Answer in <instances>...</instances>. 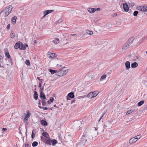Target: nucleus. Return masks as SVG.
<instances>
[{"mask_svg":"<svg viewBox=\"0 0 147 147\" xmlns=\"http://www.w3.org/2000/svg\"><path fill=\"white\" fill-rule=\"evenodd\" d=\"M138 66V64L136 62H134V63L131 64V67L132 68H135L136 67Z\"/></svg>","mask_w":147,"mask_h":147,"instance_id":"a211bd4d","label":"nucleus"},{"mask_svg":"<svg viewBox=\"0 0 147 147\" xmlns=\"http://www.w3.org/2000/svg\"><path fill=\"white\" fill-rule=\"evenodd\" d=\"M37 79L39 80V81H43V80L42 79H41L40 78L38 77H37Z\"/></svg>","mask_w":147,"mask_h":147,"instance_id":"6e6d98bb","label":"nucleus"},{"mask_svg":"<svg viewBox=\"0 0 147 147\" xmlns=\"http://www.w3.org/2000/svg\"><path fill=\"white\" fill-rule=\"evenodd\" d=\"M68 70H65L64 71H63V76L65 75L68 72Z\"/></svg>","mask_w":147,"mask_h":147,"instance_id":"4c0bfd02","label":"nucleus"},{"mask_svg":"<svg viewBox=\"0 0 147 147\" xmlns=\"http://www.w3.org/2000/svg\"><path fill=\"white\" fill-rule=\"evenodd\" d=\"M41 82H40L39 83L38 87L40 88L41 87Z\"/></svg>","mask_w":147,"mask_h":147,"instance_id":"5fc2aeb1","label":"nucleus"},{"mask_svg":"<svg viewBox=\"0 0 147 147\" xmlns=\"http://www.w3.org/2000/svg\"><path fill=\"white\" fill-rule=\"evenodd\" d=\"M54 98H53V97H51L50 98V99L49 100L50 101L52 102L53 101H54Z\"/></svg>","mask_w":147,"mask_h":147,"instance_id":"c03bdc74","label":"nucleus"},{"mask_svg":"<svg viewBox=\"0 0 147 147\" xmlns=\"http://www.w3.org/2000/svg\"><path fill=\"white\" fill-rule=\"evenodd\" d=\"M132 111L131 110L127 111L126 114L128 115L132 113Z\"/></svg>","mask_w":147,"mask_h":147,"instance_id":"a18cd8bd","label":"nucleus"},{"mask_svg":"<svg viewBox=\"0 0 147 147\" xmlns=\"http://www.w3.org/2000/svg\"><path fill=\"white\" fill-rule=\"evenodd\" d=\"M129 44L127 42L122 47V49L123 50H126L129 47Z\"/></svg>","mask_w":147,"mask_h":147,"instance_id":"1a4fd4ad","label":"nucleus"},{"mask_svg":"<svg viewBox=\"0 0 147 147\" xmlns=\"http://www.w3.org/2000/svg\"><path fill=\"white\" fill-rule=\"evenodd\" d=\"M76 35V34H70L69 35L68 37H69V38H71V36H75Z\"/></svg>","mask_w":147,"mask_h":147,"instance_id":"09e8293b","label":"nucleus"},{"mask_svg":"<svg viewBox=\"0 0 147 147\" xmlns=\"http://www.w3.org/2000/svg\"><path fill=\"white\" fill-rule=\"evenodd\" d=\"M26 64L27 65H29L30 64V62L29 60H27L25 62Z\"/></svg>","mask_w":147,"mask_h":147,"instance_id":"a19ab883","label":"nucleus"},{"mask_svg":"<svg viewBox=\"0 0 147 147\" xmlns=\"http://www.w3.org/2000/svg\"><path fill=\"white\" fill-rule=\"evenodd\" d=\"M144 101L143 100H141L138 103V106H140L144 103Z\"/></svg>","mask_w":147,"mask_h":147,"instance_id":"2f4dec72","label":"nucleus"},{"mask_svg":"<svg viewBox=\"0 0 147 147\" xmlns=\"http://www.w3.org/2000/svg\"><path fill=\"white\" fill-rule=\"evenodd\" d=\"M39 90L40 92H42V91L44 90V87H42L41 88H40Z\"/></svg>","mask_w":147,"mask_h":147,"instance_id":"37998d69","label":"nucleus"},{"mask_svg":"<svg viewBox=\"0 0 147 147\" xmlns=\"http://www.w3.org/2000/svg\"><path fill=\"white\" fill-rule=\"evenodd\" d=\"M38 107L41 109H42L44 110H47L48 109V108L46 107H41L40 105H38Z\"/></svg>","mask_w":147,"mask_h":147,"instance_id":"f704fd0d","label":"nucleus"},{"mask_svg":"<svg viewBox=\"0 0 147 147\" xmlns=\"http://www.w3.org/2000/svg\"><path fill=\"white\" fill-rule=\"evenodd\" d=\"M123 7L124 11L126 12H127L129 10V7L127 4L126 3H124L123 4Z\"/></svg>","mask_w":147,"mask_h":147,"instance_id":"423d86ee","label":"nucleus"},{"mask_svg":"<svg viewBox=\"0 0 147 147\" xmlns=\"http://www.w3.org/2000/svg\"><path fill=\"white\" fill-rule=\"evenodd\" d=\"M57 66H58V67H61V65H59V64H57Z\"/></svg>","mask_w":147,"mask_h":147,"instance_id":"680f3d73","label":"nucleus"},{"mask_svg":"<svg viewBox=\"0 0 147 147\" xmlns=\"http://www.w3.org/2000/svg\"><path fill=\"white\" fill-rule=\"evenodd\" d=\"M117 16V14L116 13H114L112 15V16L113 17L116 16Z\"/></svg>","mask_w":147,"mask_h":147,"instance_id":"49530a36","label":"nucleus"},{"mask_svg":"<svg viewBox=\"0 0 147 147\" xmlns=\"http://www.w3.org/2000/svg\"><path fill=\"white\" fill-rule=\"evenodd\" d=\"M25 147H30V146L28 144H25Z\"/></svg>","mask_w":147,"mask_h":147,"instance_id":"603ef678","label":"nucleus"},{"mask_svg":"<svg viewBox=\"0 0 147 147\" xmlns=\"http://www.w3.org/2000/svg\"><path fill=\"white\" fill-rule=\"evenodd\" d=\"M34 99L36 100L38 98V94H37V92L36 91H34Z\"/></svg>","mask_w":147,"mask_h":147,"instance_id":"6ab92c4d","label":"nucleus"},{"mask_svg":"<svg viewBox=\"0 0 147 147\" xmlns=\"http://www.w3.org/2000/svg\"><path fill=\"white\" fill-rule=\"evenodd\" d=\"M84 96H79L78 97V99H80V98H84Z\"/></svg>","mask_w":147,"mask_h":147,"instance_id":"8fccbe9b","label":"nucleus"},{"mask_svg":"<svg viewBox=\"0 0 147 147\" xmlns=\"http://www.w3.org/2000/svg\"><path fill=\"white\" fill-rule=\"evenodd\" d=\"M137 9L142 11L145 12L146 10L145 9V7L143 6H140L137 7Z\"/></svg>","mask_w":147,"mask_h":147,"instance_id":"20e7f679","label":"nucleus"},{"mask_svg":"<svg viewBox=\"0 0 147 147\" xmlns=\"http://www.w3.org/2000/svg\"><path fill=\"white\" fill-rule=\"evenodd\" d=\"M138 11H135L133 13V15L134 16H136L138 14Z\"/></svg>","mask_w":147,"mask_h":147,"instance_id":"58836bf2","label":"nucleus"},{"mask_svg":"<svg viewBox=\"0 0 147 147\" xmlns=\"http://www.w3.org/2000/svg\"><path fill=\"white\" fill-rule=\"evenodd\" d=\"M50 100H48L47 101V103L49 105V104H51V103L50 102Z\"/></svg>","mask_w":147,"mask_h":147,"instance_id":"bf43d9fd","label":"nucleus"},{"mask_svg":"<svg viewBox=\"0 0 147 147\" xmlns=\"http://www.w3.org/2000/svg\"><path fill=\"white\" fill-rule=\"evenodd\" d=\"M38 145V143L36 141L34 142L32 144V146L33 147H34L37 146Z\"/></svg>","mask_w":147,"mask_h":147,"instance_id":"cd10ccee","label":"nucleus"},{"mask_svg":"<svg viewBox=\"0 0 147 147\" xmlns=\"http://www.w3.org/2000/svg\"><path fill=\"white\" fill-rule=\"evenodd\" d=\"M19 48L21 50H25V48L24 47V44L21 42V43Z\"/></svg>","mask_w":147,"mask_h":147,"instance_id":"5701e85b","label":"nucleus"},{"mask_svg":"<svg viewBox=\"0 0 147 147\" xmlns=\"http://www.w3.org/2000/svg\"><path fill=\"white\" fill-rule=\"evenodd\" d=\"M45 99H42L41 100V102L42 104V105L43 106H46L47 105V102L45 100Z\"/></svg>","mask_w":147,"mask_h":147,"instance_id":"412c9836","label":"nucleus"},{"mask_svg":"<svg viewBox=\"0 0 147 147\" xmlns=\"http://www.w3.org/2000/svg\"><path fill=\"white\" fill-rule=\"evenodd\" d=\"M51 42L54 44L56 45L59 43V40L58 38H55L54 40H52Z\"/></svg>","mask_w":147,"mask_h":147,"instance_id":"6e6552de","label":"nucleus"},{"mask_svg":"<svg viewBox=\"0 0 147 147\" xmlns=\"http://www.w3.org/2000/svg\"><path fill=\"white\" fill-rule=\"evenodd\" d=\"M136 58L137 59H138V56H136Z\"/></svg>","mask_w":147,"mask_h":147,"instance_id":"69168bd1","label":"nucleus"},{"mask_svg":"<svg viewBox=\"0 0 147 147\" xmlns=\"http://www.w3.org/2000/svg\"><path fill=\"white\" fill-rule=\"evenodd\" d=\"M145 9H146V11H147V5H146L145 6Z\"/></svg>","mask_w":147,"mask_h":147,"instance_id":"0e129e2a","label":"nucleus"},{"mask_svg":"<svg viewBox=\"0 0 147 147\" xmlns=\"http://www.w3.org/2000/svg\"><path fill=\"white\" fill-rule=\"evenodd\" d=\"M3 61V57L1 56L0 55V63H2Z\"/></svg>","mask_w":147,"mask_h":147,"instance_id":"79ce46f5","label":"nucleus"},{"mask_svg":"<svg viewBox=\"0 0 147 147\" xmlns=\"http://www.w3.org/2000/svg\"><path fill=\"white\" fill-rule=\"evenodd\" d=\"M17 18L16 16H14L13 17L11 20V23L13 25H14L16 24V19Z\"/></svg>","mask_w":147,"mask_h":147,"instance_id":"9b49d317","label":"nucleus"},{"mask_svg":"<svg viewBox=\"0 0 147 147\" xmlns=\"http://www.w3.org/2000/svg\"><path fill=\"white\" fill-rule=\"evenodd\" d=\"M103 116L104 114L102 115L100 117V118L98 120L99 121L102 118V117H103Z\"/></svg>","mask_w":147,"mask_h":147,"instance_id":"864d4df0","label":"nucleus"},{"mask_svg":"<svg viewBox=\"0 0 147 147\" xmlns=\"http://www.w3.org/2000/svg\"><path fill=\"white\" fill-rule=\"evenodd\" d=\"M21 42H18L16 43L14 47L15 49H17L19 48L20 47V45Z\"/></svg>","mask_w":147,"mask_h":147,"instance_id":"2eb2a0df","label":"nucleus"},{"mask_svg":"<svg viewBox=\"0 0 147 147\" xmlns=\"http://www.w3.org/2000/svg\"><path fill=\"white\" fill-rule=\"evenodd\" d=\"M53 10H52L45 11H43V14H45V16H46L49 13L53 12Z\"/></svg>","mask_w":147,"mask_h":147,"instance_id":"ddd939ff","label":"nucleus"},{"mask_svg":"<svg viewBox=\"0 0 147 147\" xmlns=\"http://www.w3.org/2000/svg\"><path fill=\"white\" fill-rule=\"evenodd\" d=\"M106 77V75L104 74L100 78V80H103L105 79Z\"/></svg>","mask_w":147,"mask_h":147,"instance_id":"7c9ffc66","label":"nucleus"},{"mask_svg":"<svg viewBox=\"0 0 147 147\" xmlns=\"http://www.w3.org/2000/svg\"><path fill=\"white\" fill-rule=\"evenodd\" d=\"M68 96L71 98H74V94L72 92H71L68 94Z\"/></svg>","mask_w":147,"mask_h":147,"instance_id":"a878e982","label":"nucleus"},{"mask_svg":"<svg viewBox=\"0 0 147 147\" xmlns=\"http://www.w3.org/2000/svg\"><path fill=\"white\" fill-rule=\"evenodd\" d=\"M63 70L61 69L57 71V75L59 76H63Z\"/></svg>","mask_w":147,"mask_h":147,"instance_id":"f8f14e48","label":"nucleus"},{"mask_svg":"<svg viewBox=\"0 0 147 147\" xmlns=\"http://www.w3.org/2000/svg\"><path fill=\"white\" fill-rule=\"evenodd\" d=\"M77 124H78L79 127H80V125L82 124V121H78L77 122Z\"/></svg>","mask_w":147,"mask_h":147,"instance_id":"ea45409f","label":"nucleus"},{"mask_svg":"<svg viewBox=\"0 0 147 147\" xmlns=\"http://www.w3.org/2000/svg\"><path fill=\"white\" fill-rule=\"evenodd\" d=\"M137 141L136 138L135 137L131 138L129 141V143L130 144H133L134 143L136 142Z\"/></svg>","mask_w":147,"mask_h":147,"instance_id":"0eeeda50","label":"nucleus"},{"mask_svg":"<svg viewBox=\"0 0 147 147\" xmlns=\"http://www.w3.org/2000/svg\"><path fill=\"white\" fill-rule=\"evenodd\" d=\"M7 130V129L6 128H3V131H5V130Z\"/></svg>","mask_w":147,"mask_h":147,"instance_id":"e2e57ef3","label":"nucleus"},{"mask_svg":"<svg viewBox=\"0 0 147 147\" xmlns=\"http://www.w3.org/2000/svg\"><path fill=\"white\" fill-rule=\"evenodd\" d=\"M54 107H56V105H55L54 106Z\"/></svg>","mask_w":147,"mask_h":147,"instance_id":"774afa93","label":"nucleus"},{"mask_svg":"<svg viewBox=\"0 0 147 147\" xmlns=\"http://www.w3.org/2000/svg\"><path fill=\"white\" fill-rule=\"evenodd\" d=\"M42 135L44 136L45 138H49V136L48 134L46 132L44 131L43 132L42 134Z\"/></svg>","mask_w":147,"mask_h":147,"instance_id":"4468645a","label":"nucleus"},{"mask_svg":"<svg viewBox=\"0 0 147 147\" xmlns=\"http://www.w3.org/2000/svg\"><path fill=\"white\" fill-rule=\"evenodd\" d=\"M87 33L88 34L92 35L93 34V32L92 31L87 30Z\"/></svg>","mask_w":147,"mask_h":147,"instance_id":"c9c22d12","label":"nucleus"},{"mask_svg":"<svg viewBox=\"0 0 147 147\" xmlns=\"http://www.w3.org/2000/svg\"><path fill=\"white\" fill-rule=\"evenodd\" d=\"M27 113L25 114V117L24 118V121L25 122V121H27L28 118L30 117L31 114L30 111L29 110H27L26 111Z\"/></svg>","mask_w":147,"mask_h":147,"instance_id":"f03ea898","label":"nucleus"},{"mask_svg":"<svg viewBox=\"0 0 147 147\" xmlns=\"http://www.w3.org/2000/svg\"><path fill=\"white\" fill-rule=\"evenodd\" d=\"M10 37L11 38H13L15 36V35L14 32H11L10 34Z\"/></svg>","mask_w":147,"mask_h":147,"instance_id":"473e14b6","label":"nucleus"},{"mask_svg":"<svg viewBox=\"0 0 147 147\" xmlns=\"http://www.w3.org/2000/svg\"><path fill=\"white\" fill-rule=\"evenodd\" d=\"M88 12L91 13H93L95 12L94 8H90L88 9Z\"/></svg>","mask_w":147,"mask_h":147,"instance_id":"aec40b11","label":"nucleus"},{"mask_svg":"<svg viewBox=\"0 0 147 147\" xmlns=\"http://www.w3.org/2000/svg\"><path fill=\"white\" fill-rule=\"evenodd\" d=\"M40 101H41V100H39L38 101V105H40L41 103L40 102Z\"/></svg>","mask_w":147,"mask_h":147,"instance_id":"4d7b16f0","label":"nucleus"},{"mask_svg":"<svg viewBox=\"0 0 147 147\" xmlns=\"http://www.w3.org/2000/svg\"><path fill=\"white\" fill-rule=\"evenodd\" d=\"M98 93H94L93 92L89 93L87 97L90 98L94 97L97 96Z\"/></svg>","mask_w":147,"mask_h":147,"instance_id":"7ed1b4c3","label":"nucleus"},{"mask_svg":"<svg viewBox=\"0 0 147 147\" xmlns=\"http://www.w3.org/2000/svg\"><path fill=\"white\" fill-rule=\"evenodd\" d=\"M134 40V38L133 37H131L128 40L127 42L129 44V45H130L133 42Z\"/></svg>","mask_w":147,"mask_h":147,"instance_id":"f3484780","label":"nucleus"},{"mask_svg":"<svg viewBox=\"0 0 147 147\" xmlns=\"http://www.w3.org/2000/svg\"><path fill=\"white\" fill-rule=\"evenodd\" d=\"M125 65L126 69L128 70L130 68V62L128 61H126Z\"/></svg>","mask_w":147,"mask_h":147,"instance_id":"9d476101","label":"nucleus"},{"mask_svg":"<svg viewBox=\"0 0 147 147\" xmlns=\"http://www.w3.org/2000/svg\"><path fill=\"white\" fill-rule=\"evenodd\" d=\"M55 53H48L47 57L49 58H53L55 57Z\"/></svg>","mask_w":147,"mask_h":147,"instance_id":"39448f33","label":"nucleus"},{"mask_svg":"<svg viewBox=\"0 0 147 147\" xmlns=\"http://www.w3.org/2000/svg\"><path fill=\"white\" fill-rule=\"evenodd\" d=\"M13 9L12 6L9 5L7 6L4 9L1 11V13H3L5 17H6L11 12Z\"/></svg>","mask_w":147,"mask_h":147,"instance_id":"f257e3e1","label":"nucleus"},{"mask_svg":"<svg viewBox=\"0 0 147 147\" xmlns=\"http://www.w3.org/2000/svg\"><path fill=\"white\" fill-rule=\"evenodd\" d=\"M10 28V24H8L7 25V29L9 30V29Z\"/></svg>","mask_w":147,"mask_h":147,"instance_id":"de8ad7c7","label":"nucleus"},{"mask_svg":"<svg viewBox=\"0 0 147 147\" xmlns=\"http://www.w3.org/2000/svg\"><path fill=\"white\" fill-rule=\"evenodd\" d=\"M49 71L52 74H54L57 72V71L56 70L52 69H50Z\"/></svg>","mask_w":147,"mask_h":147,"instance_id":"bb28decb","label":"nucleus"},{"mask_svg":"<svg viewBox=\"0 0 147 147\" xmlns=\"http://www.w3.org/2000/svg\"><path fill=\"white\" fill-rule=\"evenodd\" d=\"M61 22V19H59V20H58V21H57V22Z\"/></svg>","mask_w":147,"mask_h":147,"instance_id":"052dcab7","label":"nucleus"},{"mask_svg":"<svg viewBox=\"0 0 147 147\" xmlns=\"http://www.w3.org/2000/svg\"><path fill=\"white\" fill-rule=\"evenodd\" d=\"M40 98L42 99H46L45 96L43 92H40Z\"/></svg>","mask_w":147,"mask_h":147,"instance_id":"dca6fc26","label":"nucleus"},{"mask_svg":"<svg viewBox=\"0 0 147 147\" xmlns=\"http://www.w3.org/2000/svg\"><path fill=\"white\" fill-rule=\"evenodd\" d=\"M47 140H46L45 143L46 144H48L49 145H51V139L49 138H48Z\"/></svg>","mask_w":147,"mask_h":147,"instance_id":"b1692460","label":"nucleus"},{"mask_svg":"<svg viewBox=\"0 0 147 147\" xmlns=\"http://www.w3.org/2000/svg\"><path fill=\"white\" fill-rule=\"evenodd\" d=\"M95 12L96 11H100V8H94Z\"/></svg>","mask_w":147,"mask_h":147,"instance_id":"3c124183","label":"nucleus"},{"mask_svg":"<svg viewBox=\"0 0 147 147\" xmlns=\"http://www.w3.org/2000/svg\"><path fill=\"white\" fill-rule=\"evenodd\" d=\"M41 124L42 125H46L47 124V122L45 121L42 120L40 122Z\"/></svg>","mask_w":147,"mask_h":147,"instance_id":"c756f323","label":"nucleus"},{"mask_svg":"<svg viewBox=\"0 0 147 147\" xmlns=\"http://www.w3.org/2000/svg\"><path fill=\"white\" fill-rule=\"evenodd\" d=\"M5 56L8 58H10V55L8 52V51H7L5 52Z\"/></svg>","mask_w":147,"mask_h":147,"instance_id":"393cba45","label":"nucleus"},{"mask_svg":"<svg viewBox=\"0 0 147 147\" xmlns=\"http://www.w3.org/2000/svg\"><path fill=\"white\" fill-rule=\"evenodd\" d=\"M24 47H25V48H26V47H28V45H27V44H24Z\"/></svg>","mask_w":147,"mask_h":147,"instance_id":"13d9d810","label":"nucleus"},{"mask_svg":"<svg viewBox=\"0 0 147 147\" xmlns=\"http://www.w3.org/2000/svg\"><path fill=\"white\" fill-rule=\"evenodd\" d=\"M46 16H45V14H44V16H43V17L42 18H43Z\"/></svg>","mask_w":147,"mask_h":147,"instance_id":"338daca9","label":"nucleus"},{"mask_svg":"<svg viewBox=\"0 0 147 147\" xmlns=\"http://www.w3.org/2000/svg\"><path fill=\"white\" fill-rule=\"evenodd\" d=\"M57 142V141L55 139H53L51 141V143L53 146H55Z\"/></svg>","mask_w":147,"mask_h":147,"instance_id":"4be33fe9","label":"nucleus"},{"mask_svg":"<svg viewBox=\"0 0 147 147\" xmlns=\"http://www.w3.org/2000/svg\"><path fill=\"white\" fill-rule=\"evenodd\" d=\"M34 130H33L32 131L31 137H32V139L34 138V137L35 136V133H34Z\"/></svg>","mask_w":147,"mask_h":147,"instance_id":"72a5a7b5","label":"nucleus"},{"mask_svg":"<svg viewBox=\"0 0 147 147\" xmlns=\"http://www.w3.org/2000/svg\"><path fill=\"white\" fill-rule=\"evenodd\" d=\"M134 137L136 138V140L137 141L138 140L140 139V138L141 137V136L140 135H137Z\"/></svg>","mask_w":147,"mask_h":147,"instance_id":"e433bc0d","label":"nucleus"},{"mask_svg":"<svg viewBox=\"0 0 147 147\" xmlns=\"http://www.w3.org/2000/svg\"><path fill=\"white\" fill-rule=\"evenodd\" d=\"M40 138L41 139V140L45 143L46 140H47V139L46 138H44L42 136H40Z\"/></svg>","mask_w":147,"mask_h":147,"instance_id":"c85d7f7f","label":"nucleus"}]
</instances>
